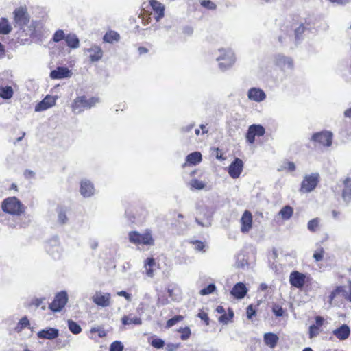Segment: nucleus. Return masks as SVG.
Listing matches in <instances>:
<instances>
[{
  "mask_svg": "<svg viewBox=\"0 0 351 351\" xmlns=\"http://www.w3.org/2000/svg\"><path fill=\"white\" fill-rule=\"evenodd\" d=\"M243 167V161L236 158L228 167V173L232 178H237L240 176Z\"/></svg>",
  "mask_w": 351,
  "mask_h": 351,
  "instance_id": "nucleus-14",
  "label": "nucleus"
},
{
  "mask_svg": "<svg viewBox=\"0 0 351 351\" xmlns=\"http://www.w3.org/2000/svg\"><path fill=\"white\" fill-rule=\"evenodd\" d=\"M91 300L97 306L105 308L111 305V294L110 293H105L101 291H96L95 293L91 297Z\"/></svg>",
  "mask_w": 351,
  "mask_h": 351,
  "instance_id": "nucleus-7",
  "label": "nucleus"
},
{
  "mask_svg": "<svg viewBox=\"0 0 351 351\" xmlns=\"http://www.w3.org/2000/svg\"><path fill=\"white\" fill-rule=\"evenodd\" d=\"M130 243L136 245H154V239L152 237V231L146 230L141 234L137 231H131L128 234Z\"/></svg>",
  "mask_w": 351,
  "mask_h": 351,
  "instance_id": "nucleus-4",
  "label": "nucleus"
},
{
  "mask_svg": "<svg viewBox=\"0 0 351 351\" xmlns=\"http://www.w3.org/2000/svg\"><path fill=\"white\" fill-rule=\"evenodd\" d=\"M311 141L324 147H330L332 143V133L329 131L315 132L312 135Z\"/></svg>",
  "mask_w": 351,
  "mask_h": 351,
  "instance_id": "nucleus-6",
  "label": "nucleus"
},
{
  "mask_svg": "<svg viewBox=\"0 0 351 351\" xmlns=\"http://www.w3.org/2000/svg\"><path fill=\"white\" fill-rule=\"evenodd\" d=\"M180 343H169L166 346L167 351H174L180 347Z\"/></svg>",
  "mask_w": 351,
  "mask_h": 351,
  "instance_id": "nucleus-57",
  "label": "nucleus"
},
{
  "mask_svg": "<svg viewBox=\"0 0 351 351\" xmlns=\"http://www.w3.org/2000/svg\"><path fill=\"white\" fill-rule=\"evenodd\" d=\"M346 287L344 286L337 287L329 295L328 302L330 305L336 300H341L346 298Z\"/></svg>",
  "mask_w": 351,
  "mask_h": 351,
  "instance_id": "nucleus-20",
  "label": "nucleus"
},
{
  "mask_svg": "<svg viewBox=\"0 0 351 351\" xmlns=\"http://www.w3.org/2000/svg\"><path fill=\"white\" fill-rule=\"evenodd\" d=\"M58 213V222L61 225L66 224L69 219L66 215V209L62 206H58L56 209Z\"/></svg>",
  "mask_w": 351,
  "mask_h": 351,
  "instance_id": "nucleus-29",
  "label": "nucleus"
},
{
  "mask_svg": "<svg viewBox=\"0 0 351 351\" xmlns=\"http://www.w3.org/2000/svg\"><path fill=\"white\" fill-rule=\"evenodd\" d=\"M319 174L312 173L306 176L302 182L300 191L304 193L312 191L318 183Z\"/></svg>",
  "mask_w": 351,
  "mask_h": 351,
  "instance_id": "nucleus-9",
  "label": "nucleus"
},
{
  "mask_svg": "<svg viewBox=\"0 0 351 351\" xmlns=\"http://www.w3.org/2000/svg\"><path fill=\"white\" fill-rule=\"evenodd\" d=\"M193 244L195 245V249L197 251H202L205 247L204 243L200 241H195Z\"/></svg>",
  "mask_w": 351,
  "mask_h": 351,
  "instance_id": "nucleus-58",
  "label": "nucleus"
},
{
  "mask_svg": "<svg viewBox=\"0 0 351 351\" xmlns=\"http://www.w3.org/2000/svg\"><path fill=\"white\" fill-rule=\"evenodd\" d=\"M274 62L276 66L283 71L291 70L293 68V62L290 57L282 54H277L274 57Z\"/></svg>",
  "mask_w": 351,
  "mask_h": 351,
  "instance_id": "nucleus-12",
  "label": "nucleus"
},
{
  "mask_svg": "<svg viewBox=\"0 0 351 351\" xmlns=\"http://www.w3.org/2000/svg\"><path fill=\"white\" fill-rule=\"evenodd\" d=\"M66 45L71 49H77L80 47V40L77 35L70 33L65 37Z\"/></svg>",
  "mask_w": 351,
  "mask_h": 351,
  "instance_id": "nucleus-28",
  "label": "nucleus"
},
{
  "mask_svg": "<svg viewBox=\"0 0 351 351\" xmlns=\"http://www.w3.org/2000/svg\"><path fill=\"white\" fill-rule=\"evenodd\" d=\"M216 289V287L214 284H210L206 287L200 290L199 293L202 295H208L213 293Z\"/></svg>",
  "mask_w": 351,
  "mask_h": 351,
  "instance_id": "nucleus-46",
  "label": "nucleus"
},
{
  "mask_svg": "<svg viewBox=\"0 0 351 351\" xmlns=\"http://www.w3.org/2000/svg\"><path fill=\"white\" fill-rule=\"evenodd\" d=\"M234 316V313L230 308L228 309V315L223 313L219 317V322L227 324L230 319Z\"/></svg>",
  "mask_w": 351,
  "mask_h": 351,
  "instance_id": "nucleus-41",
  "label": "nucleus"
},
{
  "mask_svg": "<svg viewBox=\"0 0 351 351\" xmlns=\"http://www.w3.org/2000/svg\"><path fill=\"white\" fill-rule=\"evenodd\" d=\"M1 207L3 212L12 215H20L25 210L24 206L15 197H8L4 199L2 202Z\"/></svg>",
  "mask_w": 351,
  "mask_h": 351,
  "instance_id": "nucleus-2",
  "label": "nucleus"
},
{
  "mask_svg": "<svg viewBox=\"0 0 351 351\" xmlns=\"http://www.w3.org/2000/svg\"><path fill=\"white\" fill-rule=\"evenodd\" d=\"M156 266L155 260L153 258H148L144 261V272L149 278H153L154 276V267Z\"/></svg>",
  "mask_w": 351,
  "mask_h": 351,
  "instance_id": "nucleus-25",
  "label": "nucleus"
},
{
  "mask_svg": "<svg viewBox=\"0 0 351 351\" xmlns=\"http://www.w3.org/2000/svg\"><path fill=\"white\" fill-rule=\"evenodd\" d=\"M117 295L119 296L124 297L128 301H130L132 298L131 294L127 293L125 291H121L117 292Z\"/></svg>",
  "mask_w": 351,
  "mask_h": 351,
  "instance_id": "nucleus-61",
  "label": "nucleus"
},
{
  "mask_svg": "<svg viewBox=\"0 0 351 351\" xmlns=\"http://www.w3.org/2000/svg\"><path fill=\"white\" fill-rule=\"evenodd\" d=\"M151 345L155 348L160 349L164 347L165 341L160 338H154L151 341Z\"/></svg>",
  "mask_w": 351,
  "mask_h": 351,
  "instance_id": "nucleus-48",
  "label": "nucleus"
},
{
  "mask_svg": "<svg viewBox=\"0 0 351 351\" xmlns=\"http://www.w3.org/2000/svg\"><path fill=\"white\" fill-rule=\"evenodd\" d=\"M151 5L155 12V19L157 21H159L164 16V6L159 2L155 0L151 1Z\"/></svg>",
  "mask_w": 351,
  "mask_h": 351,
  "instance_id": "nucleus-27",
  "label": "nucleus"
},
{
  "mask_svg": "<svg viewBox=\"0 0 351 351\" xmlns=\"http://www.w3.org/2000/svg\"><path fill=\"white\" fill-rule=\"evenodd\" d=\"M121 322L124 325H141L142 324V320L140 317L136 316L132 317L129 316H123L121 319Z\"/></svg>",
  "mask_w": 351,
  "mask_h": 351,
  "instance_id": "nucleus-35",
  "label": "nucleus"
},
{
  "mask_svg": "<svg viewBox=\"0 0 351 351\" xmlns=\"http://www.w3.org/2000/svg\"><path fill=\"white\" fill-rule=\"evenodd\" d=\"M99 102V98L93 97L87 99L85 96L77 97L72 104V110L75 114H79L86 109H90Z\"/></svg>",
  "mask_w": 351,
  "mask_h": 351,
  "instance_id": "nucleus-1",
  "label": "nucleus"
},
{
  "mask_svg": "<svg viewBox=\"0 0 351 351\" xmlns=\"http://www.w3.org/2000/svg\"><path fill=\"white\" fill-rule=\"evenodd\" d=\"M68 302V295L66 291L57 293L53 301L49 304V308L53 312L60 311Z\"/></svg>",
  "mask_w": 351,
  "mask_h": 351,
  "instance_id": "nucleus-8",
  "label": "nucleus"
},
{
  "mask_svg": "<svg viewBox=\"0 0 351 351\" xmlns=\"http://www.w3.org/2000/svg\"><path fill=\"white\" fill-rule=\"evenodd\" d=\"M202 160V154L199 152H194L193 153L189 154L186 156V162L195 165L200 162Z\"/></svg>",
  "mask_w": 351,
  "mask_h": 351,
  "instance_id": "nucleus-31",
  "label": "nucleus"
},
{
  "mask_svg": "<svg viewBox=\"0 0 351 351\" xmlns=\"http://www.w3.org/2000/svg\"><path fill=\"white\" fill-rule=\"evenodd\" d=\"M84 53H89V60L91 62L99 61L103 57V50L97 45H92L90 48L84 49Z\"/></svg>",
  "mask_w": 351,
  "mask_h": 351,
  "instance_id": "nucleus-13",
  "label": "nucleus"
},
{
  "mask_svg": "<svg viewBox=\"0 0 351 351\" xmlns=\"http://www.w3.org/2000/svg\"><path fill=\"white\" fill-rule=\"evenodd\" d=\"M123 345L121 341H115L110 345V351H123Z\"/></svg>",
  "mask_w": 351,
  "mask_h": 351,
  "instance_id": "nucleus-49",
  "label": "nucleus"
},
{
  "mask_svg": "<svg viewBox=\"0 0 351 351\" xmlns=\"http://www.w3.org/2000/svg\"><path fill=\"white\" fill-rule=\"evenodd\" d=\"M332 335L340 341L346 340L350 335V327L347 324H342L340 327L332 330Z\"/></svg>",
  "mask_w": 351,
  "mask_h": 351,
  "instance_id": "nucleus-21",
  "label": "nucleus"
},
{
  "mask_svg": "<svg viewBox=\"0 0 351 351\" xmlns=\"http://www.w3.org/2000/svg\"><path fill=\"white\" fill-rule=\"evenodd\" d=\"M104 42L113 43L120 40V35L115 31H109L103 37Z\"/></svg>",
  "mask_w": 351,
  "mask_h": 351,
  "instance_id": "nucleus-30",
  "label": "nucleus"
},
{
  "mask_svg": "<svg viewBox=\"0 0 351 351\" xmlns=\"http://www.w3.org/2000/svg\"><path fill=\"white\" fill-rule=\"evenodd\" d=\"M351 0H330V2L338 5H344L350 2Z\"/></svg>",
  "mask_w": 351,
  "mask_h": 351,
  "instance_id": "nucleus-62",
  "label": "nucleus"
},
{
  "mask_svg": "<svg viewBox=\"0 0 351 351\" xmlns=\"http://www.w3.org/2000/svg\"><path fill=\"white\" fill-rule=\"evenodd\" d=\"M68 327L69 330L75 335H77L82 331L80 326L73 320H68Z\"/></svg>",
  "mask_w": 351,
  "mask_h": 351,
  "instance_id": "nucleus-38",
  "label": "nucleus"
},
{
  "mask_svg": "<svg viewBox=\"0 0 351 351\" xmlns=\"http://www.w3.org/2000/svg\"><path fill=\"white\" fill-rule=\"evenodd\" d=\"M345 201L351 199V178H348L344 181V189L342 194Z\"/></svg>",
  "mask_w": 351,
  "mask_h": 351,
  "instance_id": "nucleus-32",
  "label": "nucleus"
},
{
  "mask_svg": "<svg viewBox=\"0 0 351 351\" xmlns=\"http://www.w3.org/2000/svg\"><path fill=\"white\" fill-rule=\"evenodd\" d=\"M14 19L15 26L22 27L26 25L29 22V16L27 12V9L23 7H20L14 11Z\"/></svg>",
  "mask_w": 351,
  "mask_h": 351,
  "instance_id": "nucleus-11",
  "label": "nucleus"
},
{
  "mask_svg": "<svg viewBox=\"0 0 351 351\" xmlns=\"http://www.w3.org/2000/svg\"><path fill=\"white\" fill-rule=\"evenodd\" d=\"M45 300V298H35L32 300V304H34L35 306L38 307L41 306L44 301Z\"/></svg>",
  "mask_w": 351,
  "mask_h": 351,
  "instance_id": "nucleus-60",
  "label": "nucleus"
},
{
  "mask_svg": "<svg viewBox=\"0 0 351 351\" xmlns=\"http://www.w3.org/2000/svg\"><path fill=\"white\" fill-rule=\"evenodd\" d=\"M250 128L257 136H262L265 132V128L261 125H252Z\"/></svg>",
  "mask_w": 351,
  "mask_h": 351,
  "instance_id": "nucleus-40",
  "label": "nucleus"
},
{
  "mask_svg": "<svg viewBox=\"0 0 351 351\" xmlns=\"http://www.w3.org/2000/svg\"><path fill=\"white\" fill-rule=\"evenodd\" d=\"M195 222L202 227L208 228L211 226L213 213L205 205H197L196 207Z\"/></svg>",
  "mask_w": 351,
  "mask_h": 351,
  "instance_id": "nucleus-5",
  "label": "nucleus"
},
{
  "mask_svg": "<svg viewBox=\"0 0 351 351\" xmlns=\"http://www.w3.org/2000/svg\"><path fill=\"white\" fill-rule=\"evenodd\" d=\"M293 213V209L290 206H284L279 212V215L285 220L289 219Z\"/></svg>",
  "mask_w": 351,
  "mask_h": 351,
  "instance_id": "nucleus-36",
  "label": "nucleus"
},
{
  "mask_svg": "<svg viewBox=\"0 0 351 351\" xmlns=\"http://www.w3.org/2000/svg\"><path fill=\"white\" fill-rule=\"evenodd\" d=\"M65 37H66V35H65L64 31L61 30V29H59V30H57L54 33V34L53 36V40L55 43H58V42L61 41L63 39L65 40Z\"/></svg>",
  "mask_w": 351,
  "mask_h": 351,
  "instance_id": "nucleus-45",
  "label": "nucleus"
},
{
  "mask_svg": "<svg viewBox=\"0 0 351 351\" xmlns=\"http://www.w3.org/2000/svg\"><path fill=\"white\" fill-rule=\"evenodd\" d=\"M319 221L318 218H315L310 220L307 224V228L308 230L313 232H315L319 226Z\"/></svg>",
  "mask_w": 351,
  "mask_h": 351,
  "instance_id": "nucleus-43",
  "label": "nucleus"
},
{
  "mask_svg": "<svg viewBox=\"0 0 351 351\" xmlns=\"http://www.w3.org/2000/svg\"><path fill=\"white\" fill-rule=\"evenodd\" d=\"M307 30V28L304 26V24H301L297 29L295 30V40L299 41L302 38V34Z\"/></svg>",
  "mask_w": 351,
  "mask_h": 351,
  "instance_id": "nucleus-42",
  "label": "nucleus"
},
{
  "mask_svg": "<svg viewBox=\"0 0 351 351\" xmlns=\"http://www.w3.org/2000/svg\"><path fill=\"white\" fill-rule=\"evenodd\" d=\"M201 5L209 10H215L216 8V5L210 0L202 1Z\"/></svg>",
  "mask_w": 351,
  "mask_h": 351,
  "instance_id": "nucleus-54",
  "label": "nucleus"
},
{
  "mask_svg": "<svg viewBox=\"0 0 351 351\" xmlns=\"http://www.w3.org/2000/svg\"><path fill=\"white\" fill-rule=\"evenodd\" d=\"M288 171H293L295 169V165L293 162H288L287 163V167Z\"/></svg>",
  "mask_w": 351,
  "mask_h": 351,
  "instance_id": "nucleus-64",
  "label": "nucleus"
},
{
  "mask_svg": "<svg viewBox=\"0 0 351 351\" xmlns=\"http://www.w3.org/2000/svg\"><path fill=\"white\" fill-rule=\"evenodd\" d=\"M255 136L256 135L254 132H252V130L249 128L246 134L247 141L250 144H253L255 141Z\"/></svg>",
  "mask_w": 351,
  "mask_h": 351,
  "instance_id": "nucleus-53",
  "label": "nucleus"
},
{
  "mask_svg": "<svg viewBox=\"0 0 351 351\" xmlns=\"http://www.w3.org/2000/svg\"><path fill=\"white\" fill-rule=\"evenodd\" d=\"M13 89L10 86L0 85V97L4 99H9L13 96Z\"/></svg>",
  "mask_w": 351,
  "mask_h": 351,
  "instance_id": "nucleus-34",
  "label": "nucleus"
},
{
  "mask_svg": "<svg viewBox=\"0 0 351 351\" xmlns=\"http://www.w3.org/2000/svg\"><path fill=\"white\" fill-rule=\"evenodd\" d=\"M179 332H181L180 338L182 340L188 339L191 335V330L189 327L181 328Z\"/></svg>",
  "mask_w": 351,
  "mask_h": 351,
  "instance_id": "nucleus-50",
  "label": "nucleus"
},
{
  "mask_svg": "<svg viewBox=\"0 0 351 351\" xmlns=\"http://www.w3.org/2000/svg\"><path fill=\"white\" fill-rule=\"evenodd\" d=\"M324 254V250L322 247H320L314 252L313 256L315 258V260L317 262H318L323 259Z\"/></svg>",
  "mask_w": 351,
  "mask_h": 351,
  "instance_id": "nucleus-52",
  "label": "nucleus"
},
{
  "mask_svg": "<svg viewBox=\"0 0 351 351\" xmlns=\"http://www.w3.org/2000/svg\"><path fill=\"white\" fill-rule=\"evenodd\" d=\"M322 330L319 327L312 324L308 328V335L310 339H313L317 337L321 332Z\"/></svg>",
  "mask_w": 351,
  "mask_h": 351,
  "instance_id": "nucleus-39",
  "label": "nucleus"
},
{
  "mask_svg": "<svg viewBox=\"0 0 351 351\" xmlns=\"http://www.w3.org/2000/svg\"><path fill=\"white\" fill-rule=\"evenodd\" d=\"M219 52L220 54L216 58L219 68L221 71L229 69L235 62L234 52L230 49H220Z\"/></svg>",
  "mask_w": 351,
  "mask_h": 351,
  "instance_id": "nucleus-3",
  "label": "nucleus"
},
{
  "mask_svg": "<svg viewBox=\"0 0 351 351\" xmlns=\"http://www.w3.org/2000/svg\"><path fill=\"white\" fill-rule=\"evenodd\" d=\"M247 97L251 101L261 102L265 99L266 94L262 89L254 87L248 90Z\"/></svg>",
  "mask_w": 351,
  "mask_h": 351,
  "instance_id": "nucleus-19",
  "label": "nucleus"
},
{
  "mask_svg": "<svg viewBox=\"0 0 351 351\" xmlns=\"http://www.w3.org/2000/svg\"><path fill=\"white\" fill-rule=\"evenodd\" d=\"M263 340L265 343L271 348H274L279 340L277 335L272 332H267L264 335Z\"/></svg>",
  "mask_w": 351,
  "mask_h": 351,
  "instance_id": "nucleus-26",
  "label": "nucleus"
},
{
  "mask_svg": "<svg viewBox=\"0 0 351 351\" xmlns=\"http://www.w3.org/2000/svg\"><path fill=\"white\" fill-rule=\"evenodd\" d=\"M183 319V317L182 315H176L173 317L169 319L167 322V327L171 328L174 326L176 323L182 321Z\"/></svg>",
  "mask_w": 351,
  "mask_h": 351,
  "instance_id": "nucleus-47",
  "label": "nucleus"
},
{
  "mask_svg": "<svg viewBox=\"0 0 351 351\" xmlns=\"http://www.w3.org/2000/svg\"><path fill=\"white\" fill-rule=\"evenodd\" d=\"M272 311L276 317H281L284 315V310L281 306L278 304H274L272 308Z\"/></svg>",
  "mask_w": 351,
  "mask_h": 351,
  "instance_id": "nucleus-51",
  "label": "nucleus"
},
{
  "mask_svg": "<svg viewBox=\"0 0 351 351\" xmlns=\"http://www.w3.org/2000/svg\"><path fill=\"white\" fill-rule=\"evenodd\" d=\"M247 317L248 319H252V317L256 314V311L254 309L253 306L252 304L249 305L247 307L246 311Z\"/></svg>",
  "mask_w": 351,
  "mask_h": 351,
  "instance_id": "nucleus-55",
  "label": "nucleus"
},
{
  "mask_svg": "<svg viewBox=\"0 0 351 351\" xmlns=\"http://www.w3.org/2000/svg\"><path fill=\"white\" fill-rule=\"evenodd\" d=\"M247 289L245 284L242 282L237 283L230 291V293L237 299L243 298L247 294Z\"/></svg>",
  "mask_w": 351,
  "mask_h": 351,
  "instance_id": "nucleus-23",
  "label": "nucleus"
},
{
  "mask_svg": "<svg viewBox=\"0 0 351 351\" xmlns=\"http://www.w3.org/2000/svg\"><path fill=\"white\" fill-rule=\"evenodd\" d=\"M56 97L47 95L41 101L35 106L36 112H41L47 110L56 104Z\"/></svg>",
  "mask_w": 351,
  "mask_h": 351,
  "instance_id": "nucleus-17",
  "label": "nucleus"
},
{
  "mask_svg": "<svg viewBox=\"0 0 351 351\" xmlns=\"http://www.w3.org/2000/svg\"><path fill=\"white\" fill-rule=\"evenodd\" d=\"M59 335V330L58 329H56L54 328H47L45 329H43L40 331H39L37 333V336L40 339H53L58 337Z\"/></svg>",
  "mask_w": 351,
  "mask_h": 351,
  "instance_id": "nucleus-22",
  "label": "nucleus"
},
{
  "mask_svg": "<svg viewBox=\"0 0 351 351\" xmlns=\"http://www.w3.org/2000/svg\"><path fill=\"white\" fill-rule=\"evenodd\" d=\"M241 231L243 233H247L252 227V215L248 211L245 210L241 218Z\"/></svg>",
  "mask_w": 351,
  "mask_h": 351,
  "instance_id": "nucleus-18",
  "label": "nucleus"
},
{
  "mask_svg": "<svg viewBox=\"0 0 351 351\" xmlns=\"http://www.w3.org/2000/svg\"><path fill=\"white\" fill-rule=\"evenodd\" d=\"M93 184L89 180H82L80 185L81 195L85 197H90L94 194Z\"/></svg>",
  "mask_w": 351,
  "mask_h": 351,
  "instance_id": "nucleus-24",
  "label": "nucleus"
},
{
  "mask_svg": "<svg viewBox=\"0 0 351 351\" xmlns=\"http://www.w3.org/2000/svg\"><path fill=\"white\" fill-rule=\"evenodd\" d=\"M45 249L54 258H59L61 255L62 249L60 246L58 237H53L49 239L45 245Z\"/></svg>",
  "mask_w": 351,
  "mask_h": 351,
  "instance_id": "nucleus-10",
  "label": "nucleus"
},
{
  "mask_svg": "<svg viewBox=\"0 0 351 351\" xmlns=\"http://www.w3.org/2000/svg\"><path fill=\"white\" fill-rule=\"evenodd\" d=\"M306 275L298 271H294L289 276L290 284L296 288L301 289L305 284Z\"/></svg>",
  "mask_w": 351,
  "mask_h": 351,
  "instance_id": "nucleus-15",
  "label": "nucleus"
},
{
  "mask_svg": "<svg viewBox=\"0 0 351 351\" xmlns=\"http://www.w3.org/2000/svg\"><path fill=\"white\" fill-rule=\"evenodd\" d=\"M12 29L11 25L9 23L6 18L0 19V34H8Z\"/></svg>",
  "mask_w": 351,
  "mask_h": 351,
  "instance_id": "nucleus-33",
  "label": "nucleus"
},
{
  "mask_svg": "<svg viewBox=\"0 0 351 351\" xmlns=\"http://www.w3.org/2000/svg\"><path fill=\"white\" fill-rule=\"evenodd\" d=\"M345 299L351 302V282H349L348 290L346 289Z\"/></svg>",
  "mask_w": 351,
  "mask_h": 351,
  "instance_id": "nucleus-63",
  "label": "nucleus"
},
{
  "mask_svg": "<svg viewBox=\"0 0 351 351\" xmlns=\"http://www.w3.org/2000/svg\"><path fill=\"white\" fill-rule=\"evenodd\" d=\"M189 186H190L191 190H202L204 189V187L206 186V184L204 182L195 178L192 179L190 181V182L189 183Z\"/></svg>",
  "mask_w": 351,
  "mask_h": 351,
  "instance_id": "nucleus-37",
  "label": "nucleus"
},
{
  "mask_svg": "<svg viewBox=\"0 0 351 351\" xmlns=\"http://www.w3.org/2000/svg\"><path fill=\"white\" fill-rule=\"evenodd\" d=\"M29 325V322L28 319L27 318V317H23L20 319L19 322L18 323V325L16 327V330L18 332H19L23 328L27 327Z\"/></svg>",
  "mask_w": 351,
  "mask_h": 351,
  "instance_id": "nucleus-44",
  "label": "nucleus"
},
{
  "mask_svg": "<svg viewBox=\"0 0 351 351\" xmlns=\"http://www.w3.org/2000/svg\"><path fill=\"white\" fill-rule=\"evenodd\" d=\"M315 326H317L321 328V327L323 326L324 322V319L322 316H316L315 318Z\"/></svg>",
  "mask_w": 351,
  "mask_h": 351,
  "instance_id": "nucleus-59",
  "label": "nucleus"
},
{
  "mask_svg": "<svg viewBox=\"0 0 351 351\" xmlns=\"http://www.w3.org/2000/svg\"><path fill=\"white\" fill-rule=\"evenodd\" d=\"M198 317H199L202 320L204 321L206 325L209 324V318L208 314L204 311H201L197 315Z\"/></svg>",
  "mask_w": 351,
  "mask_h": 351,
  "instance_id": "nucleus-56",
  "label": "nucleus"
},
{
  "mask_svg": "<svg viewBox=\"0 0 351 351\" xmlns=\"http://www.w3.org/2000/svg\"><path fill=\"white\" fill-rule=\"evenodd\" d=\"M72 74V71L67 67L58 66L56 69L51 71L50 77L51 79L60 80L71 77Z\"/></svg>",
  "mask_w": 351,
  "mask_h": 351,
  "instance_id": "nucleus-16",
  "label": "nucleus"
}]
</instances>
